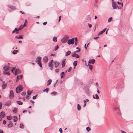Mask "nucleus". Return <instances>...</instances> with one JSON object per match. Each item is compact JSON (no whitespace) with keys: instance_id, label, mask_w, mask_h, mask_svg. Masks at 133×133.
<instances>
[{"instance_id":"obj_1","label":"nucleus","mask_w":133,"mask_h":133,"mask_svg":"<svg viewBox=\"0 0 133 133\" xmlns=\"http://www.w3.org/2000/svg\"><path fill=\"white\" fill-rule=\"evenodd\" d=\"M22 87L21 85H19L16 89V92L17 93H19L22 90Z\"/></svg>"},{"instance_id":"obj_2","label":"nucleus","mask_w":133,"mask_h":133,"mask_svg":"<svg viewBox=\"0 0 133 133\" xmlns=\"http://www.w3.org/2000/svg\"><path fill=\"white\" fill-rule=\"evenodd\" d=\"M68 39V36L66 35L62 39L61 42L63 43H65L66 42Z\"/></svg>"},{"instance_id":"obj_3","label":"nucleus","mask_w":133,"mask_h":133,"mask_svg":"<svg viewBox=\"0 0 133 133\" xmlns=\"http://www.w3.org/2000/svg\"><path fill=\"white\" fill-rule=\"evenodd\" d=\"M75 42L74 38H72L71 39H69L68 40V43L69 45L70 44H73Z\"/></svg>"},{"instance_id":"obj_4","label":"nucleus","mask_w":133,"mask_h":133,"mask_svg":"<svg viewBox=\"0 0 133 133\" xmlns=\"http://www.w3.org/2000/svg\"><path fill=\"white\" fill-rule=\"evenodd\" d=\"M112 5L114 9H116L117 8L118 5L115 2H113L112 3Z\"/></svg>"},{"instance_id":"obj_5","label":"nucleus","mask_w":133,"mask_h":133,"mask_svg":"<svg viewBox=\"0 0 133 133\" xmlns=\"http://www.w3.org/2000/svg\"><path fill=\"white\" fill-rule=\"evenodd\" d=\"M14 92L12 90H11L10 92V95L9 96V98L10 99H12L14 97Z\"/></svg>"},{"instance_id":"obj_6","label":"nucleus","mask_w":133,"mask_h":133,"mask_svg":"<svg viewBox=\"0 0 133 133\" xmlns=\"http://www.w3.org/2000/svg\"><path fill=\"white\" fill-rule=\"evenodd\" d=\"M95 60L94 59H90L88 61L89 64L91 63L94 64L95 62Z\"/></svg>"},{"instance_id":"obj_7","label":"nucleus","mask_w":133,"mask_h":133,"mask_svg":"<svg viewBox=\"0 0 133 133\" xmlns=\"http://www.w3.org/2000/svg\"><path fill=\"white\" fill-rule=\"evenodd\" d=\"M8 8L12 10H15L16 9V7L12 5H8Z\"/></svg>"},{"instance_id":"obj_8","label":"nucleus","mask_w":133,"mask_h":133,"mask_svg":"<svg viewBox=\"0 0 133 133\" xmlns=\"http://www.w3.org/2000/svg\"><path fill=\"white\" fill-rule=\"evenodd\" d=\"M43 62H47L48 61V58L47 56H44L43 58Z\"/></svg>"},{"instance_id":"obj_9","label":"nucleus","mask_w":133,"mask_h":133,"mask_svg":"<svg viewBox=\"0 0 133 133\" xmlns=\"http://www.w3.org/2000/svg\"><path fill=\"white\" fill-rule=\"evenodd\" d=\"M13 124L12 122L11 121H10L9 123L8 124L7 126L9 128H10L12 127Z\"/></svg>"},{"instance_id":"obj_10","label":"nucleus","mask_w":133,"mask_h":133,"mask_svg":"<svg viewBox=\"0 0 133 133\" xmlns=\"http://www.w3.org/2000/svg\"><path fill=\"white\" fill-rule=\"evenodd\" d=\"M21 72V71L19 69H17L15 71V73L14 74H15V75H17V74H20Z\"/></svg>"},{"instance_id":"obj_11","label":"nucleus","mask_w":133,"mask_h":133,"mask_svg":"<svg viewBox=\"0 0 133 133\" xmlns=\"http://www.w3.org/2000/svg\"><path fill=\"white\" fill-rule=\"evenodd\" d=\"M41 58L40 57H38L36 59V62L37 63L38 62H41Z\"/></svg>"},{"instance_id":"obj_12","label":"nucleus","mask_w":133,"mask_h":133,"mask_svg":"<svg viewBox=\"0 0 133 133\" xmlns=\"http://www.w3.org/2000/svg\"><path fill=\"white\" fill-rule=\"evenodd\" d=\"M106 28H105L103 30L99 32L98 34V35L99 36L100 35L102 34L103 32H104L106 30Z\"/></svg>"},{"instance_id":"obj_13","label":"nucleus","mask_w":133,"mask_h":133,"mask_svg":"<svg viewBox=\"0 0 133 133\" xmlns=\"http://www.w3.org/2000/svg\"><path fill=\"white\" fill-rule=\"evenodd\" d=\"M0 116L2 118H4L5 116V112L3 111L1 112L0 113Z\"/></svg>"},{"instance_id":"obj_14","label":"nucleus","mask_w":133,"mask_h":133,"mask_svg":"<svg viewBox=\"0 0 133 133\" xmlns=\"http://www.w3.org/2000/svg\"><path fill=\"white\" fill-rule=\"evenodd\" d=\"M65 59H64L62 61V67L65 66Z\"/></svg>"},{"instance_id":"obj_15","label":"nucleus","mask_w":133,"mask_h":133,"mask_svg":"<svg viewBox=\"0 0 133 133\" xmlns=\"http://www.w3.org/2000/svg\"><path fill=\"white\" fill-rule=\"evenodd\" d=\"M55 63V68H57L58 66L59 63L57 61H55L54 62Z\"/></svg>"},{"instance_id":"obj_16","label":"nucleus","mask_w":133,"mask_h":133,"mask_svg":"<svg viewBox=\"0 0 133 133\" xmlns=\"http://www.w3.org/2000/svg\"><path fill=\"white\" fill-rule=\"evenodd\" d=\"M7 84L6 83H4L2 85V87L3 89H5L6 88Z\"/></svg>"},{"instance_id":"obj_17","label":"nucleus","mask_w":133,"mask_h":133,"mask_svg":"<svg viewBox=\"0 0 133 133\" xmlns=\"http://www.w3.org/2000/svg\"><path fill=\"white\" fill-rule=\"evenodd\" d=\"M14 33H15L16 34H17L18 33L17 28H15L14 30L12 32V34H14Z\"/></svg>"},{"instance_id":"obj_18","label":"nucleus","mask_w":133,"mask_h":133,"mask_svg":"<svg viewBox=\"0 0 133 133\" xmlns=\"http://www.w3.org/2000/svg\"><path fill=\"white\" fill-rule=\"evenodd\" d=\"M22 36H23V35H19L18 36H15V37L16 38H17L18 39H21L23 38Z\"/></svg>"},{"instance_id":"obj_19","label":"nucleus","mask_w":133,"mask_h":133,"mask_svg":"<svg viewBox=\"0 0 133 133\" xmlns=\"http://www.w3.org/2000/svg\"><path fill=\"white\" fill-rule=\"evenodd\" d=\"M11 104V102L10 101H8L6 102L4 105L8 106H9Z\"/></svg>"},{"instance_id":"obj_20","label":"nucleus","mask_w":133,"mask_h":133,"mask_svg":"<svg viewBox=\"0 0 133 133\" xmlns=\"http://www.w3.org/2000/svg\"><path fill=\"white\" fill-rule=\"evenodd\" d=\"M71 56L72 57H75L78 58H79V56L77 54H72Z\"/></svg>"},{"instance_id":"obj_21","label":"nucleus","mask_w":133,"mask_h":133,"mask_svg":"<svg viewBox=\"0 0 133 133\" xmlns=\"http://www.w3.org/2000/svg\"><path fill=\"white\" fill-rule=\"evenodd\" d=\"M6 70H4L3 72V73L5 75H7L8 76H9L10 75V73L8 72H7Z\"/></svg>"},{"instance_id":"obj_22","label":"nucleus","mask_w":133,"mask_h":133,"mask_svg":"<svg viewBox=\"0 0 133 133\" xmlns=\"http://www.w3.org/2000/svg\"><path fill=\"white\" fill-rule=\"evenodd\" d=\"M65 75V73L64 72H62L61 74V78H64Z\"/></svg>"},{"instance_id":"obj_23","label":"nucleus","mask_w":133,"mask_h":133,"mask_svg":"<svg viewBox=\"0 0 133 133\" xmlns=\"http://www.w3.org/2000/svg\"><path fill=\"white\" fill-rule=\"evenodd\" d=\"M95 95L96 97H95L94 95H93L92 96V97L94 99H98L99 98V97L97 94H96Z\"/></svg>"},{"instance_id":"obj_24","label":"nucleus","mask_w":133,"mask_h":133,"mask_svg":"<svg viewBox=\"0 0 133 133\" xmlns=\"http://www.w3.org/2000/svg\"><path fill=\"white\" fill-rule=\"evenodd\" d=\"M23 76L22 75H21L19 76H17V79H19L22 78Z\"/></svg>"},{"instance_id":"obj_25","label":"nucleus","mask_w":133,"mask_h":133,"mask_svg":"<svg viewBox=\"0 0 133 133\" xmlns=\"http://www.w3.org/2000/svg\"><path fill=\"white\" fill-rule=\"evenodd\" d=\"M118 4L119 5L121 4L122 6V7H120V8L118 7V8L119 9H121L122 8H123V3H120L118 2H117Z\"/></svg>"},{"instance_id":"obj_26","label":"nucleus","mask_w":133,"mask_h":133,"mask_svg":"<svg viewBox=\"0 0 133 133\" xmlns=\"http://www.w3.org/2000/svg\"><path fill=\"white\" fill-rule=\"evenodd\" d=\"M13 120L15 122H16L17 121V117L15 116H14Z\"/></svg>"},{"instance_id":"obj_27","label":"nucleus","mask_w":133,"mask_h":133,"mask_svg":"<svg viewBox=\"0 0 133 133\" xmlns=\"http://www.w3.org/2000/svg\"><path fill=\"white\" fill-rule=\"evenodd\" d=\"M71 51H68L66 52V54H65V56H68V55H69L71 53Z\"/></svg>"},{"instance_id":"obj_28","label":"nucleus","mask_w":133,"mask_h":133,"mask_svg":"<svg viewBox=\"0 0 133 133\" xmlns=\"http://www.w3.org/2000/svg\"><path fill=\"white\" fill-rule=\"evenodd\" d=\"M52 82V80L51 79H49L48 81V84H47V85H50Z\"/></svg>"},{"instance_id":"obj_29","label":"nucleus","mask_w":133,"mask_h":133,"mask_svg":"<svg viewBox=\"0 0 133 133\" xmlns=\"http://www.w3.org/2000/svg\"><path fill=\"white\" fill-rule=\"evenodd\" d=\"M81 106L79 104H77V110L78 111H79L81 109Z\"/></svg>"},{"instance_id":"obj_30","label":"nucleus","mask_w":133,"mask_h":133,"mask_svg":"<svg viewBox=\"0 0 133 133\" xmlns=\"http://www.w3.org/2000/svg\"><path fill=\"white\" fill-rule=\"evenodd\" d=\"M86 66H89V69H90V70H92V66L91 65H89V64H88L87 65H85Z\"/></svg>"},{"instance_id":"obj_31","label":"nucleus","mask_w":133,"mask_h":133,"mask_svg":"<svg viewBox=\"0 0 133 133\" xmlns=\"http://www.w3.org/2000/svg\"><path fill=\"white\" fill-rule=\"evenodd\" d=\"M57 39L56 37H53L52 39V41L54 42H56L57 41Z\"/></svg>"},{"instance_id":"obj_32","label":"nucleus","mask_w":133,"mask_h":133,"mask_svg":"<svg viewBox=\"0 0 133 133\" xmlns=\"http://www.w3.org/2000/svg\"><path fill=\"white\" fill-rule=\"evenodd\" d=\"M16 102L17 104L19 105H22L23 104V103L19 101H17Z\"/></svg>"},{"instance_id":"obj_33","label":"nucleus","mask_w":133,"mask_h":133,"mask_svg":"<svg viewBox=\"0 0 133 133\" xmlns=\"http://www.w3.org/2000/svg\"><path fill=\"white\" fill-rule=\"evenodd\" d=\"M17 111V108H15L13 110V112L14 113H16Z\"/></svg>"},{"instance_id":"obj_34","label":"nucleus","mask_w":133,"mask_h":133,"mask_svg":"<svg viewBox=\"0 0 133 133\" xmlns=\"http://www.w3.org/2000/svg\"><path fill=\"white\" fill-rule=\"evenodd\" d=\"M74 39L75 40V45H76L78 43V42L77 41V37H75Z\"/></svg>"},{"instance_id":"obj_35","label":"nucleus","mask_w":133,"mask_h":133,"mask_svg":"<svg viewBox=\"0 0 133 133\" xmlns=\"http://www.w3.org/2000/svg\"><path fill=\"white\" fill-rule=\"evenodd\" d=\"M77 64V61H75L73 62V65L74 66H76Z\"/></svg>"},{"instance_id":"obj_36","label":"nucleus","mask_w":133,"mask_h":133,"mask_svg":"<svg viewBox=\"0 0 133 133\" xmlns=\"http://www.w3.org/2000/svg\"><path fill=\"white\" fill-rule=\"evenodd\" d=\"M18 52V51L17 50H14L13 51V53L14 54H16Z\"/></svg>"},{"instance_id":"obj_37","label":"nucleus","mask_w":133,"mask_h":133,"mask_svg":"<svg viewBox=\"0 0 133 133\" xmlns=\"http://www.w3.org/2000/svg\"><path fill=\"white\" fill-rule=\"evenodd\" d=\"M49 89L48 88H47L45 89L44 90H43V92H46L48 93V91L49 90Z\"/></svg>"},{"instance_id":"obj_38","label":"nucleus","mask_w":133,"mask_h":133,"mask_svg":"<svg viewBox=\"0 0 133 133\" xmlns=\"http://www.w3.org/2000/svg\"><path fill=\"white\" fill-rule=\"evenodd\" d=\"M32 93V91H27V94L28 95H30Z\"/></svg>"},{"instance_id":"obj_39","label":"nucleus","mask_w":133,"mask_h":133,"mask_svg":"<svg viewBox=\"0 0 133 133\" xmlns=\"http://www.w3.org/2000/svg\"><path fill=\"white\" fill-rule=\"evenodd\" d=\"M24 26H21L18 29H17L18 31L19 30H21L23 28Z\"/></svg>"},{"instance_id":"obj_40","label":"nucleus","mask_w":133,"mask_h":133,"mask_svg":"<svg viewBox=\"0 0 133 133\" xmlns=\"http://www.w3.org/2000/svg\"><path fill=\"white\" fill-rule=\"evenodd\" d=\"M7 119L9 120H10L12 119V117L11 116L7 117Z\"/></svg>"},{"instance_id":"obj_41","label":"nucleus","mask_w":133,"mask_h":133,"mask_svg":"<svg viewBox=\"0 0 133 133\" xmlns=\"http://www.w3.org/2000/svg\"><path fill=\"white\" fill-rule=\"evenodd\" d=\"M52 66V63L50 62H49L48 64V66L49 67H51Z\"/></svg>"},{"instance_id":"obj_42","label":"nucleus","mask_w":133,"mask_h":133,"mask_svg":"<svg viewBox=\"0 0 133 133\" xmlns=\"http://www.w3.org/2000/svg\"><path fill=\"white\" fill-rule=\"evenodd\" d=\"M26 93L25 92H23L21 94V95L23 96H24L26 94Z\"/></svg>"},{"instance_id":"obj_43","label":"nucleus","mask_w":133,"mask_h":133,"mask_svg":"<svg viewBox=\"0 0 133 133\" xmlns=\"http://www.w3.org/2000/svg\"><path fill=\"white\" fill-rule=\"evenodd\" d=\"M90 129V128L89 127H87L86 128V130L88 132L89 131Z\"/></svg>"},{"instance_id":"obj_44","label":"nucleus","mask_w":133,"mask_h":133,"mask_svg":"<svg viewBox=\"0 0 133 133\" xmlns=\"http://www.w3.org/2000/svg\"><path fill=\"white\" fill-rule=\"evenodd\" d=\"M89 101V100L88 99H86L84 101V103H86V102H88Z\"/></svg>"},{"instance_id":"obj_45","label":"nucleus","mask_w":133,"mask_h":133,"mask_svg":"<svg viewBox=\"0 0 133 133\" xmlns=\"http://www.w3.org/2000/svg\"><path fill=\"white\" fill-rule=\"evenodd\" d=\"M115 110L117 111H119L120 110L117 107L115 108Z\"/></svg>"},{"instance_id":"obj_46","label":"nucleus","mask_w":133,"mask_h":133,"mask_svg":"<svg viewBox=\"0 0 133 133\" xmlns=\"http://www.w3.org/2000/svg\"><path fill=\"white\" fill-rule=\"evenodd\" d=\"M51 94H53L54 95H56V94H57V92H55V91L53 92H52L51 93Z\"/></svg>"},{"instance_id":"obj_47","label":"nucleus","mask_w":133,"mask_h":133,"mask_svg":"<svg viewBox=\"0 0 133 133\" xmlns=\"http://www.w3.org/2000/svg\"><path fill=\"white\" fill-rule=\"evenodd\" d=\"M30 96V95H28L26 96V99H28L29 98Z\"/></svg>"},{"instance_id":"obj_48","label":"nucleus","mask_w":133,"mask_h":133,"mask_svg":"<svg viewBox=\"0 0 133 133\" xmlns=\"http://www.w3.org/2000/svg\"><path fill=\"white\" fill-rule=\"evenodd\" d=\"M112 19V17H111L110 18H109V19L108 20V22H111V20Z\"/></svg>"},{"instance_id":"obj_49","label":"nucleus","mask_w":133,"mask_h":133,"mask_svg":"<svg viewBox=\"0 0 133 133\" xmlns=\"http://www.w3.org/2000/svg\"><path fill=\"white\" fill-rule=\"evenodd\" d=\"M7 66L6 65H5L4 67L3 68V69H4V70H5V69L6 68H7Z\"/></svg>"},{"instance_id":"obj_50","label":"nucleus","mask_w":133,"mask_h":133,"mask_svg":"<svg viewBox=\"0 0 133 133\" xmlns=\"http://www.w3.org/2000/svg\"><path fill=\"white\" fill-rule=\"evenodd\" d=\"M58 48H59V47H58V45L56 46L55 48V51L56 50H57V49H58Z\"/></svg>"},{"instance_id":"obj_51","label":"nucleus","mask_w":133,"mask_h":133,"mask_svg":"<svg viewBox=\"0 0 133 133\" xmlns=\"http://www.w3.org/2000/svg\"><path fill=\"white\" fill-rule=\"evenodd\" d=\"M10 68V66H7V68H6V69H5V70H6L7 71H8L9 70V68Z\"/></svg>"},{"instance_id":"obj_52","label":"nucleus","mask_w":133,"mask_h":133,"mask_svg":"<svg viewBox=\"0 0 133 133\" xmlns=\"http://www.w3.org/2000/svg\"><path fill=\"white\" fill-rule=\"evenodd\" d=\"M38 65L41 67H42V65L41 62H38L37 63Z\"/></svg>"},{"instance_id":"obj_53","label":"nucleus","mask_w":133,"mask_h":133,"mask_svg":"<svg viewBox=\"0 0 133 133\" xmlns=\"http://www.w3.org/2000/svg\"><path fill=\"white\" fill-rule=\"evenodd\" d=\"M15 68H14V67H13L12 68V70H11V71L13 72V73H14V72L15 70Z\"/></svg>"},{"instance_id":"obj_54","label":"nucleus","mask_w":133,"mask_h":133,"mask_svg":"<svg viewBox=\"0 0 133 133\" xmlns=\"http://www.w3.org/2000/svg\"><path fill=\"white\" fill-rule=\"evenodd\" d=\"M37 95H36L35 96H33V97H32L33 99H36Z\"/></svg>"},{"instance_id":"obj_55","label":"nucleus","mask_w":133,"mask_h":133,"mask_svg":"<svg viewBox=\"0 0 133 133\" xmlns=\"http://www.w3.org/2000/svg\"><path fill=\"white\" fill-rule=\"evenodd\" d=\"M59 131L61 133H62V129L61 128H60L59 129Z\"/></svg>"},{"instance_id":"obj_56","label":"nucleus","mask_w":133,"mask_h":133,"mask_svg":"<svg viewBox=\"0 0 133 133\" xmlns=\"http://www.w3.org/2000/svg\"><path fill=\"white\" fill-rule=\"evenodd\" d=\"M2 104L1 102H0V109H2Z\"/></svg>"},{"instance_id":"obj_57","label":"nucleus","mask_w":133,"mask_h":133,"mask_svg":"<svg viewBox=\"0 0 133 133\" xmlns=\"http://www.w3.org/2000/svg\"><path fill=\"white\" fill-rule=\"evenodd\" d=\"M71 69H72V68L71 67H70L69 68V70H68V72H70L71 71Z\"/></svg>"},{"instance_id":"obj_58","label":"nucleus","mask_w":133,"mask_h":133,"mask_svg":"<svg viewBox=\"0 0 133 133\" xmlns=\"http://www.w3.org/2000/svg\"><path fill=\"white\" fill-rule=\"evenodd\" d=\"M59 69H56L55 70V71L56 72H59Z\"/></svg>"},{"instance_id":"obj_59","label":"nucleus","mask_w":133,"mask_h":133,"mask_svg":"<svg viewBox=\"0 0 133 133\" xmlns=\"http://www.w3.org/2000/svg\"><path fill=\"white\" fill-rule=\"evenodd\" d=\"M118 114L119 115H121V112L120 110L119 111H118Z\"/></svg>"},{"instance_id":"obj_60","label":"nucleus","mask_w":133,"mask_h":133,"mask_svg":"<svg viewBox=\"0 0 133 133\" xmlns=\"http://www.w3.org/2000/svg\"><path fill=\"white\" fill-rule=\"evenodd\" d=\"M6 121L5 120H4L3 121V123L4 124H6Z\"/></svg>"},{"instance_id":"obj_61","label":"nucleus","mask_w":133,"mask_h":133,"mask_svg":"<svg viewBox=\"0 0 133 133\" xmlns=\"http://www.w3.org/2000/svg\"><path fill=\"white\" fill-rule=\"evenodd\" d=\"M88 25L89 27V28H91V27L92 26V25L91 24H88Z\"/></svg>"},{"instance_id":"obj_62","label":"nucleus","mask_w":133,"mask_h":133,"mask_svg":"<svg viewBox=\"0 0 133 133\" xmlns=\"http://www.w3.org/2000/svg\"><path fill=\"white\" fill-rule=\"evenodd\" d=\"M59 19L58 20V22H59L60 20L61 19V16H59Z\"/></svg>"},{"instance_id":"obj_63","label":"nucleus","mask_w":133,"mask_h":133,"mask_svg":"<svg viewBox=\"0 0 133 133\" xmlns=\"http://www.w3.org/2000/svg\"><path fill=\"white\" fill-rule=\"evenodd\" d=\"M99 37H98V36L95 37L94 38V39H97Z\"/></svg>"},{"instance_id":"obj_64","label":"nucleus","mask_w":133,"mask_h":133,"mask_svg":"<svg viewBox=\"0 0 133 133\" xmlns=\"http://www.w3.org/2000/svg\"><path fill=\"white\" fill-rule=\"evenodd\" d=\"M47 23V22H44L43 23V24L44 25H46Z\"/></svg>"}]
</instances>
